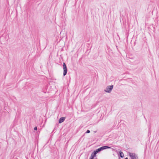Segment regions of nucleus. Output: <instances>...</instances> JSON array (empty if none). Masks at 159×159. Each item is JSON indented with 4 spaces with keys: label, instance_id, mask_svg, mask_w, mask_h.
Listing matches in <instances>:
<instances>
[{
    "label": "nucleus",
    "instance_id": "f257e3e1",
    "mask_svg": "<svg viewBox=\"0 0 159 159\" xmlns=\"http://www.w3.org/2000/svg\"><path fill=\"white\" fill-rule=\"evenodd\" d=\"M113 88V85L107 86L106 89L104 90V91L107 93H110L111 92Z\"/></svg>",
    "mask_w": 159,
    "mask_h": 159
},
{
    "label": "nucleus",
    "instance_id": "f03ea898",
    "mask_svg": "<svg viewBox=\"0 0 159 159\" xmlns=\"http://www.w3.org/2000/svg\"><path fill=\"white\" fill-rule=\"evenodd\" d=\"M128 155L131 157V159H138V157L135 153L129 152Z\"/></svg>",
    "mask_w": 159,
    "mask_h": 159
},
{
    "label": "nucleus",
    "instance_id": "7ed1b4c3",
    "mask_svg": "<svg viewBox=\"0 0 159 159\" xmlns=\"http://www.w3.org/2000/svg\"><path fill=\"white\" fill-rule=\"evenodd\" d=\"M63 69L64 70L63 75L65 76L67 74V69L65 63H63Z\"/></svg>",
    "mask_w": 159,
    "mask_h": 159
},
{
    "label": "nucleus",
    "instance_id": "20e7f679",
    "mask_svg": "<svg viewBox=\"0 0 159 159\" xmlns=\"http://www.w3.org/2000/svg\"><path fill=\"white\" fill-rule=\"evenodd\" d=\"M65 120V118L63 117H62L59 120V123H61L63 122Z\"/></svg>",
    "mask_w": 159,
    "mask_h": 159
},
{
    "label": "nucleus",
    "instance_id": "39448f33",
    "mask_svg": "<svg viewBox=\"0 0 159 159\" xmlns=\"http://www.w3.org/2000/svg\"><path fill=\"white\" fill-rule=\"evenodd\" d=\"M101 147L102 148V150H103L104 149H107V148H111V147H109L108 146H102Z\"/></svg>",
    "mask_w": 159,
    "mask_h": 159
},
{
    "label": "nucleus",
    "instance_id": "423d86ee",
    "mask_svg": "<svg viewBox=\"0 0 159 159\" xmlns=\"http://www.w3.org/2000/svg\"><path fill=\"white\" fill-rule=\"evenodd\" d=\"M102 150V147H100L97 149H96L95 151L97 153H98L99 152L101 151Z\"/></svg>",
    "mask_w": 159,
    "mask_h": 159
},
{
    "label": "nucleus",
    "instance_id": "0eeeda50",
    "mask_svg": "<svg viewBox=\"0 0 159 159\" xmlns=\"http://www.w3.org/2000/svg\"><path fill=\"white\" fill-rule=\"evenodd\" d=\"M97 153V152H96L95 151H94L92 153L91 155H92V156H93V157H94L96 156V154Z\"/></svg>",
    "mask_w": 159,
    "mask_h": 159
},
{
    "label": "nucleus",
    "instance_id": "6e6552de",
    "mask_svg": "<svg viewBox=\"0 0 159 159\" xmlns=\"http://www.w3.org/2000/svg\"><path fill=\"white\" fill-rule=\"evenodd\" d=\"M120 157H123L124 156V153L122 152H120Z\"/></svg>",
    "mask_w": 159,
    "mask_h": 159
},
{
    "label": "nucleus",
    "instance_id": "1a4fd4ad",
    "mask_svg": "<svg viewBox=\"0 0 159 159\" xmlns=\"http://www.w3.org/2000/svg\"><path fill=\"white\" fill-rule=\"evenodd\" d=\"M90 133V131L89 130H87L86 132V133Z\"/></svg>",
    "mask_w": 159,
    "mask_h": 159
},
{
    "label": "nucleus",
    "instance_id": "9d476101",
    "mask_svg": "<svg viewBox=\"0 0 159 159\" xmlns=\"http://www.w3.org/2000/svg\"><path fill=\"white\" fill-rule=\"evenodd\" d=\"M37 127H36H36H34V130H37Z\"/></svg>",
    "mask_w": 159,
    "mask_h": 159
},
{
    "label": "nucleus",
    "instance_id": "9b49d317",
    "mask_svg": "<svg viewBox=\"0 0 159 159\" xmlns=\"http://www.w3.org/2000/svg\"><path fill=\"white\" fill-rule=\"evenodd\" d=\"M91 158H92V159H93L94 157H93V156H92V155H91V156L90 157Z\"/></svg>",
    "mask_w": 159,
    "mask_h": 159
},
{
    "label": "nucleus",
    "instance_id": "f8f14e48",
    "mask_svg": "<svg viewBox=\"0 0 159 159\" xmlns=\"http://www.w3.org/2000/svg\"><path fill=\"white\" fill-rule=\"evenodd\" d=\"M125 159H128L127 157H126L125 158Z\"/></svg>",
    "mask_w": 159,
    "mask_h": 159
},
{
    "label": "nucleus",
    "instance_id": "ddd939ff",
    "mask_svg": "<svg viewBox=\"0 0 159 159\" xmlns=\"http://www.w3.org/2000/svg\"><path fill=\"white\" fill-rule=\"evenodd\" d=\"M90 159H92V158H91L90 157Z\"/></svg>",
    "mask_w": 159,
    "mask_h": 159
}]
</instances>
